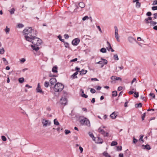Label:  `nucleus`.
Segmentation results:
<instances>
[{
	"label": "nucleus",
	"mask_w": 157,
	"mask_h": 157,
	"mask_svg": "<svg viewBox=\"0 0 157 157\" xmlns=\"http://www.w3.org/2000/svg\"><path fill=\"white\" fill-rule=\"evenodd\" d=\"M23 34L26 40L30 41L32 39L36 36V31L31 27H27L23 31Z\"/></svg>",
	"instance_id": "nucleus-1"
},
{
	"label": "nucleus",
	"mask_w": 157,
	"mask_h": 157,
	"mask_svg": "<svg viewBox=\"0 0 157 157\" xmlns=\"http://www.w3.org/2000/svg\"><path fill=\"white\" fill-rule=\"evenodd\" d=\"M79 121L80 123L82 125H86L89 126L90 123L89 120L83 116H80L79 118Z\"/></svg>",
	"instance_id": "nucleus-2"
},
{
	"label": "nucleus",
	"mask_w": 157,
	"mask_h": 157,
	"mask_svg": "<svg viewBox=\"0 0 157 157\" xmlns=\"http://www.w3.org/2000/svg\"><path fill=\"white\" fill-rule=\"evenodd\" d=\"M64 88V86L62 84L57 82L54 86V90L56 92L61 91Z\"/></svg>",
	"instance_id": "nucleus-3"
},
{
	"label": "nucleus",
	"mask_w": 157,
	"mask_h": 157,
	"mask_svg": "<svg viewBox=\"0 0 157 157\" xmlns=\"http://www.w3.org/2000/svg\"><path fill=\"white\" fill-rule=\"evenodd\" d=\"M29 41L31 42L35 45H40L42 43L41 40L36 36L32 38L30 41Z\"/></svg>",
	"instance_id": "nucleus-4"
},
{
	"label": "nucleus",
	"mask_w": 157,
	"mask_h": 157,
	"mask_svg": "<svg viewBox=\"0 0 157 157\" xmlns=\"http://www.w3.org/2000/svg\"><path fill=\"white\" fill-rule=\"evenodd\" d=\"M115 29V37L117 40V41L119 42L120 41V40L119 39L120 36L118 34V29L117 26L114 27Z\"/></svg>",
	"instance_id": "nucleus-5"
},
{
	"label": "nucleus",
	"mask_w": 157,
	"mask_h": 157,
	"mask_svg": "<svg viewBox=\"0 0 157 157\" xmlns=\"http://www.w3.org/2000/svg\"><path fill=\"white\" fill-rule=\"evenodd\" d=\"M98 132L99 133L102 134L104 136H108L109 135V133L105 132L102 128V127H100L98 129Z\"/></svg>",
	"instance_id": "nucleus-6"
},
{
	"label": "nucleus",
	"mask_w": 157,
	"mask_h": 157,
	"mask_svg": "<svg viewBox=\"0 0 157 157\" xmlns=\"http://www.w3.org/2000/svg\"><path fill=\"white\" fill-rule=\"evenodd\" d=\"M42 123L43 126H47L48 125H50L51 123V122L49 121L46 120L45 119H43L42 120Z\"/></svg>",
	"instance_id": "nucleus-7"
},
{
	"label": "nucleus",
	"mask_w": 157,
	"mask_h": 157,
	"mask_svg": "<svg viewBox=\"0 0 157 157\" xmlns=\"http://www.w3.org/2000/svg\"><path fill=\"white\" fill-rule=\"evenodd\" d=\"M67 100L65 97H62L60 99V102L62 105H65L67 103Z\"/></svg>",
	"instance_id": "nucleus-8"
},
{
	"label": "nucleus",
	"mask_w": 157,
	"mask_h": 157,
	"mask_svg": "<svg viewBox=\"0 0 157 157\" xmlns=\"http://www.w3.org/2000/svg\"><path fill=\"white\" fill-rule=\"evenodd\" d=\"M36 92L37 93H39L42 94H44V92L42 90L40 83H38L36 89Z\"/></svg>",
	"instance_id": "nucleus-9"
},
{
	"label": "nucleus",
	"mask_w": 157,
	"mask_h": 157,
	"mask_svg": "<svg viewBox=\"0 0 157 157\" xmlns=\"http://www.w3.org/2000/svg\"><path fill=\"white\" fill-rule=\"evenodd\" d=\"M107 61L106 59H104L103 60V61H99L97 63H96L97 64H99L101 65V67L102 68L104 65L105 64H106L107 63Z\"/></svg>",
	"instance_id": "nucleus-10"
},
{
	"label": "nucleus",
	"mask_w": 157,
	"mask_h": 157,
	"mask_svg": "<svg viewBox=\"0 0 157 157\" xmlns=\"http://www.w3.org/2000/svg\"><path fill=\"white\" fill-rule=\"evenodd\" d=\"M80 40L78 38H76L72 40V43L74 45H77L78 44Z\"/></svg>",
	"instance_id": "nucleus-11"
},
{
	"label": "nucleus",
	"mask_w": 157,
	"mask_h": 157,
	"mask_svg": "<svg viewBox=\"0 0 157 157\" xmlns=\"http://www.w3.org/2000/svg\"><path fill=\"white\" fill-rule=\"evenodd\" d=\"M57 80L56 78H52L49 81V83L52 85H54L55 84Z\"/></svg>",
	"instance_id": "nucleus-12"
},
{
	"label": "nucleus",
	"mask_w": 157,
	"mask_h": 157,
	"mask_svg": "<svg viewBox=\"0 0 157 157\" xmlns=\"http://www.w3.org/2000/svg\"><path fill=\"white\" fill-rule=\"evenodd\" d=\"M152 20V18L151 17H148L146 18L144 20V22L146 24L150 23L151 21Z\"/></svg>",
	"instance_id": "nucleus-13"
},
{
	"label": "nucleus",
	"mask_w": 157,
	"mask_h": 157,
	"mask_svg": "<svg viewBox=\"0 0 157 157\" xmlns=\"http://www.w3.org/2000/svg\"><path fill=\"white\" fill-rule=\"evenodd\" d=\"M128 40L130 43H132L134 41H135L137 43H138L137 40L136 39L132 37L129 36L128 38Z\"/></svg>",
	"instance_id": "nucleus-14"
},
{
	"label": "nucleus",
	"mask_w": 157,
	"mask_h": 157,
	"mask_svg": "<svg viewBox=\"0 0 157 157\" xmlns=\"http://www.w3.org/2000/svg\"><path fill=\"white\" fill-rule=\"evenodd\" d=\"M112 80L113 81L119 80L120 81H122V78H121L117 77L115 76H113L111 77Z\"/></svg>",
	"instance_id": "nucleus-15"
},
{
	"label": "nucleus",
	"mask_w": 157,
	"mask_h": 157,
	"mask_svg": "<svg viewBox=\"0 0 157 157\" xmlns=\"http://www.w3.org/2000/svg\"><path fill=\"white\" fill-rule=\"evenodd\" d=\"M107 43L108 46V47L107 48V49L108 51H109L111 49L112 52H114V50L112 48V47L111 45L110 44L108 41L107 42Z\"/></svg>",
	"instance_id": "nucleus-16"
},
{
	"label": "nucleus",
	"mask_w": 157,
	"mask_h": 157,
	"mask_svg": "<svg viewBox=\"0 0 157 157\" xmlns=\"http://www.w3.org/2000/svg\"><path fill=\"white\" fill-rule=\"evenodd\" d=\"M38 45H31L32 49L33 50H35L37 51L39 49V48L38 46Z\"/></svg>",
	"instance_id": "nucleus-17"
},
{
	"label": "nucleus",
	"mask_w": 157,
	"mask_h": 157,
	"mask_svg": "<svg viewBox=\"0 0 157 157\" xmlns=\"http://www.w3.org/2000/svg\"><path fill=\"white\" fill-rule=\"evenodd\" d=\"M57 69V67L56 66H55L53 67L52 71L53 73H57L58 72Z\"/></svg>",
	"instance_id": "nucleus-18"
},
{
	"label": "nucleus",
	"mask_w": 157,
	"mask_h": 157,
	"mask_svg": "<svg viewBox=\"0 0 157 157\" xmlns=\"http://www.w3.org/2000/svg\"><path fill=\"white\" fill-rule=\"evenodd\" d=\"M117 115L115 112H113L110 116V117L113 119H114L116 118Z\"/></svg>",
	"instance_id": "nucleus-19"
},
{
	"label": "nucleus",
	"mask_w": 157,
	"mask_h": 157,
	"mask_svg": "<svg viewBox=\"0 0 157 157\" xmlns=\"http://www.w3.org/2000/svg\"><path fill=\"white\" fill-rule=\"evenodd\" d=\"M97 141H97V143H102L103 142V140H102V139H101V138L99 137H98L97 138Z\"/></svg>",
	"instance_id": "nucleus-20"
},
{
	"label": "nucleus",
	"mask_w": 157,
	"mask_h": 157,
	"mask_svg": "<svg viewBox=\"0 0 157 157\" xmlns=\"http://www.w3.org/2000/svg\"><path fill=\"white\" fill-rule=\"evenodd\" d=\"M79 6L82 8H84L85 7V5L84 2H81L78 4Z\"/></svg>",
	"instance_id": "nucleus-21"
},
{
	"label": "nucleus",
	"mask_w": 157,
	"mask_h": 157,
	"mask_svg": "<svg viewBox=\"0 0 157 157\" xmlns=\"http://www.w3.org/2000/svg\"><path fill=\"white\" fill-rule=\"evenodd\" d=\"M142 147H144L143 148L144 149H146L147 150H149L151 149V147L148 144H147L145 145H143Z\"/></svg>",
	"instance_id": "nucleus-22"
},
{
	"label": "nucleus",
	"mask_w": 157,
	"mask_h": 157,
	"mask_svg": "<svg viewBox=\"0 0 157 157\" xmlns=\"http://www.w3.org/2000/svg\"><path fill=\"white\" fill-rule=\"evenodd\" d=\"M87 70H84L83 69L81 71H80L81 75H83L85 74L87 72Z\"/></svg>",
	"instance_id": "nucleus-23"
},
{
	"label": "nucleus",
	"mask_w": 157,
	"mask_h": 157,
	"mask_svg": "<svg viewBox=\"0 0 157 157\" xmlns=\"http://www.w3.org/2000/svg\"><path fill=\"white\" fill-rule=\"evenodd\" d=\"M81 90L82 91L81 94L82 96L85 98H87L88 97V96L84 94L83 90H82V89Z\"/></svg>",
	"instance_id": "nucleus-24"
},
{
	"label": "nucleus",
	"mask_w": 157,
	"mask_h": 157,
	"mask_svg": "<svg viewBox=\"0 0 157 157\" xmlns=\"http://www.w3.org/2000/svg\"><path fill=\"white\" fill-rule=\"evenodd\" d=\"M54 123L55 125H58L59 124V123L58 122L56 119H55L54 120Z\"/></svg>",
	"instance_id": "nucleus-25"
},
{
	"label": "nucleus",
	"mask_w": 157,
	"mask_h": 157,
	"mask_svg": "<svg viewBox=\"0 0 157 157\" xmlns=\"http://www.w3.org/2000/svg\"><path fill=\"white\" fill-rule=\"evenodd\" d=\"M100 51L103 53H105L106 52V50L105 48H103L100 49Z\"/></svg>",
	"instance_id": "nucleus-26"
},
{
	"label": "nucleus",
	"mask_w": 157,
	"mask_h": 157,
	"mask_svg": "<svg viewBox=\"0 0 157 157\" xmlns=\"http://www.w3.org/2000/svg\"><path fill=\"white\" fill-rule=\"evenodd\" d=\"M117 95V92L116 91H114L112 92V95L113 96L116 97Z\"/></svg>",
	"instance_id": "nucleus-27"
},
{
	"label": "nucleus",
	"mask_w": 157,
	"mask_h": 157,
	"mask_svg": "<svg viewBox=\"0 0 157 157\" xmlns=\"http://www.w3.org/2000/svg\"><path fill=\"white\" fill-rule=\"evenodd\" d=\"M5 30L6 34H8L10 32V29L7 26H6Z\"/></svg>",
	"instance_id": "nucleus-28"
},
{
	"label": "nucleus",
	"mask_w": 157,
	"mask_h": 157,
	"mask_svg": "<svg viewBox=\"0 0 157 157\" xmlns=\"http://www.w3.org/2000/svg\"><path fill=\"white\" fill-rule=\"evenodd\" d=\"M24 79L23 78H19L18 81L19 83H22L24 81Z\"/></svg>",
	"instance_id": "nucleus-29"
},
{
	"label": "nucleus",
	"mask_w": 157,
	"mask_h": 157,
	"mask_svg": "<svg viewBox=\"0 0 157 157\" xmlns=\"http://www.w3.org/2000/svg\"><path fill=\"white\" fill-rule=\"evenodd\" d=\"M2 59L4 62V63L5 65H7L8 64V62L7 61L6 59L5 58H3Z\"/></svg>",
	"instance_id": "nucleus-30"
},
{
	"label": "nucleus",
	"mask_w": 157,
	"mask_h": 157,
	"mask_svg": "<svg viewBox=\"0 0 157 157\" xmlns=\"http://www.w3.org/2000/svg\"><path fill=\"white\" fill-rule=\"evenodd\" d=\"M89 136H90V137H91V138H92L93 140H94V141L96 140H95L96 138L94 137V136L93 134V133H90Z\"/></svg>",
	"instance_id": "nucleus-31"
},
{
	"label": "nucleus",
	"mask_w": 157,
	"mask_h": 157,
	"mask_svg": "<svg viewBox=\"0 0 157 157\" xmlns=\"http://www.w3.org/2000/svg\"><path fill=\"white\" fill-rule=\"evenodd\" d=\"M117 144V143L115 141H113L112 142L111 145V146H114L116 145Z\"/></svg>",
	"instance_id": "nucleus-32"
},
{
	"label": "nucleus",
	"mask_w": 157,
	"mask_h": 157,
	"mask_svg": "<svg viewBox=\"0 0 157 157\" xmlns=\"http://www.w3.org/2000/svg\"><path fill=\"white\" fill-rule=\"evenodd\" d=\"M113 58L114 60H119V58L117 54H115L114 55Z\"/></svg>",
	"instance_id": "nucleus-33"
},
{
	"label": "nucleus",
	"mask_w": 157,
	"mask_h": 157,
	"mask_svg": "<svg viewBox=\"0 0 157 157\" xmlns=\"http://www.w3.org/2000/svg\"><path fill=\"white\" fill-rule=\"evenodd\" d=\"M136 7L138 8H139L140 7V3L139 2H136Z\"/></svg>",
	"instance_id": "nucleus-34"
},
{
	"label": "nucleus",
	"mask_w": 157,
	"mask_h": 157,
	"mask_svg": "<svg viewBox=\"0 0 157 157\" xmlns=\"http://www.w3.org/2000/svg\"><path fill=\"white\" fill-rule=\"evenodd\" d=\"M150 24L151 25L153 26L156 24L157 22L154 21H153L152 20Z\"/></svg>",
	"instance_id": "nucleus-35"
},
{
	"label": "nucleus",
	"mask_w": 157,
	"mask_h": 157,
	"mask_svg": "<svg viewBox=\"0 0 157 157\" xmlns=\"http://www.w3.org/2000/svg\"><path fill=\"white\" fill-rule=\"evenodd\" d=\"M5 50L3 48L0 49V54H3L4 53Z\"/></svg>",
	"instance_id": "nucleus-36"
},
{
	"label": "nucleus",
	"mask_w": 157,
	"mask_h": 157,
	"mask_svg": "<svg viewBox=\"0 0 157 157\" xmlns=\"http://www.w3.org/2000/svg\"><path fill=\"white\" fill-rule=\"evenodd\" d=\"M15 9L14 8H12L9 11L10 13L11 14H13L14 13Z\"/></svg>",
	"instance_id": "nucleus-37"
},
{
	"label": "nucleus",
	"mask_w": 157,
	"mask_h": 157,
	"mask_svg": "<svg viewBox=\"0 0 157 157\" xmlns=\"http://www.w3.org/2000/svg\"><path fill=\"white\" fill-rule=\"evenodd\" d=\"M58 37L59 39V40L60 41H62V42H64V40L63 39H62L61 36L60 35H59L58 36Z\"/></svg>",
	"instance_id": "nucleus-38"
},
{
	"label": "nucleus",
	"mask_w": 157,
	"mask_h": 157,
	"mask_svg": "<svg viewBox=\"0 0 157 157\" xmlns=\"http://www.w3.org/2000/svg\"><path fill=\"white\" fill-rule=\"evenodd\" d=\"M49 86V83L46 81L44 83V86L46 87H48Z\"/></svg>",
	"instance_id": "nucleus-39"
},
{
	"label": "nucleus",
	"mask_w": 157,
	"mask_h": 157,
	"mask_svg": "<svg viewBox=\"0 0 157 157\" xmlns=\"http://www.w3.org/2000/svg\"><path fill=\"white\" fill-rule=\"evenodd\" d=\"M142 106V104L141 103H140L138 104H136V107L138 108L139 107H141Z\"/></svg>",
	"instance_id": "nucleus-40"
},
{
	"label": "nucleus",
	"mask_w": 157,
	"mask_h": 157,
	"mask_svg": "<svg viewBox=\"0 0 157 157\" xmlns=\"http://www.w3.org/2000/svg\"><path fill=\"white\" fill-rule=\"evenodd\" d=\"M103 154L104 156H105V157L110 156V155L108 154V153L105 151L104 152Z\"/></svg>",
	"instance_id": "nucleus-41"
},
{
	"label": "nucleus",
	"mask_w": 157,
	"mask_h": 157,
	"mask_svg": "<svg viewBox=\"0 0 157 157\" xmlns=\"http://www.w3.org/2000/svg\"><path fill=\"white\" fill-rule=\"evenodd\" d=\"M65 133L66 135H67L70 133H71V131L70 130H67V129H65Z\"/></svg>",
	"instance_id": "nucleus-42"
},
{
	"label": "nucleus",
	"mask_w": 157,
	"mask_h": 157,
	"mask_svg": "<svg viewBox=\"0 0 157 157\" xmlns=\"http://www.w3.org/2000/svg\"><path fill=\"white\" fill-rule=\"evenodd\" d=\"M139 96V94L138 92H135L134 94V96L135 98H137Z\"/></svg>",
	"instance_id": "nucleus-43"
},
{
	"label": "nucleus",
	"mask_w": 157,
	"mask_h": 157,
	"mask_svg": "<svg viewBox=\"0 0 157 157\" xmlns=\"http://www.w3.org/2000/svg\"><path fill=\"white\" fill-rule=\"evenodd\" d=\"M71 78L72 79H74L77 78V76L74 73L71 76Z\"/></svg>",
	"instance_id": "nucleus-44"
},
{
	"label": "nucleus",
	"mask_w": 157,
	"mask_h": 157,
	"mask_svg": "<svg viewBox=\"0 0 157 157\" xmlns=\"http://www.w3.org/2000/svg\"><path fill=\"white\" fill-rule=\"evenodd\" d=\"M140 138L139 140V141H142V142H144V140L143 139V138L144 136V135H141L140 136Z\"/></svg>",
	"instance_id": "nucleus-45"
},
{
	"label": "nucleus",
	"mask_w": 157,
	"mask_h": 157,
	"mask_svg": "<svg viewBox=\"0 0 157 157\" xmlns=\"http://www.w3.org/2000/svg\"><path fill=\"white\" fill-rule=\"evenodd\" d=\"M2 139L3 141H5L6 140V137L4 136H1Z\"/></svg>",
	"instance_id": "nucleus-46"
},
{
	"label": "nucleus",
	"mask_w": 157,
	"mask_h": 157,
	"mask_svg": "<svg viewBox=\"0 0 157 157\" xmlns=\"http://www.w3.org/2000/svg\"><path fill=\"white\" fill-rule=\"evenodd\" d=\"M24 25L21 24H19L17 25V27L19 28H22L23 27Z\"/></svg>",
	"instance_id": "nucleus-47"
},
{
	"label": "nucleus",
	"mask_w": 157,
	"mask_h": 157,
	"mask_svg": "<svg viewBox=\"0 0 157 157\" xmlns=\"http://www.w3.org/2000/svg\"><path fill=\"white\" fill-rule=\"evenodd\" d=\"M25 58H22L20 60V61L21 63H23L25 62Z\"/></svg>",
	"instance_id": "nucleus-48"
},
{
	"label": "nucleus",
	"mask_w": 157,
	"mask_h": 157,
	"mask_svg": "<svg viewBox=\"0 0 157 157\" xmlns=\"http://www.w3.org/2000/svg\"><path fill=\"white\" fill-rule=\"evenodd\" d=\"M149 95L150 96L152 97L153 98H155V94L153 93H150L149 94Z\"/></svg>",
	"instance_id": "nucleus-49"
},
{
	"label": "nucleus",
	"mask_w": 157,
	"mask_h": 157,
	"mask_svg": "<svg viewBox=\"0 0 157 157\" xmlns=\"http://www.w3.org/2000/svg\"><path fill=\"white\" fill-rule=\"evenodd\" d=\"M152 10H157V6H153L152 7Z\"/></svg>",
	"instance_id": "nucleus-50"
},
{
	"label": "nucleus",
	"mask_w": 157,
	"mask_h": 157,
	"mask_svg": "<svg viewBox=\"0 0 157 157\" xmlns=\"http://www.w3.org/2000/svg\"><path fill=\"white\" fill-rule=\"evenodd\" d=\"M89 17L88 16H85V17H84L83 18H82V20L83 21H85V20H86V19H89Z\"/></svg>",
	"instance_id": "nucleus-51"
},
{
	"label": "nucleus",
	"mask_w": 157,
	"mask_h": 157,
	"mask_svg": "<svg viewBox=\"0 0 157 157\" xmlns=\"http://www.w3.org/2000/svg\"><path fill=\"white\" fill-rule=\"evenodd\" d=\"M156 5H157V0L153 1L152 4L153 6H155Z\"/></svg>",
	"instance_id": "nucleus-52"
},
{
	"label": "nucleus",
	"mask_w": 157,
	"mask_h": 157,
	"mask_svg": "<svg viewBox=\"0 0 157 157\" xmlns=\"http://www.w3.org/2000/svg\"><path fill=\"white\" fill-rule=\"evenodd\" d=\"M153 15L154 16L153 18L154 19H157V13L153 14Z\"/></svg>",
	"instance_id": "nucleus-53"
},
{
	"label": "nucleus",
	"mask_w": 157,
	"mask_h": 157,
	"mask_svg": "<svg viewBox=\"0 0 157 157\" xmlns=\"http://www.w3.org/2000/svg\"><path fill=\"white\" fill-rule=\"evenodd\" d=\"M65 47L66 48H69V45L68 43H65L64 44Z\"/></svg>",
	"instance_id": "nucleus-54"
},
{
	"label": "nucleus",
	"mask_w": 157,
	"mask_h": 157,
	"mask_svg": "<svg viewBox=\"0 0 157 157\" xmlns=\"http://www.w3.org/2000/svg\"><path fill=\"white\" fill-rule=\"evenodd\" d=\"M145 116H146V114H145V113H144L143 114H142V120L143 121L144 120V118L145 117Z\"/></svg>",
	"instance_id": "nucleus-55"
},
{
	"label": "nucleus",
	"mask_w": 157,
	"mask_h": 157,
	"mask_svg": "<svg viewBox=\"0 0 157 157\" xmlns=\"http://www.w3.org/2000/svg\"><path fill=\"white\" fill-rule=\"evenodd\" d=\"M95 89L91 88L90 89V92L92 93H94L95 92Z\"/></svg>",
	"instance_id": "nucleus-56"
},
{
	"label": "nucleus",
	"mask_w": 157,
	"mask_h": 157,
	"mask_svg": "<svg viewBox=\"0 0 157 157\" xmlns=\"http://www.w3.org/2000/svg\"><path fill=\"white\" fill-rule=\"evenodd\" d=\"M122 147L121 146H118L117 147V149L118 150L121 151L122 150Z\"/></svg>",
	"instance_id": "nucleus-57"
},
{
	"label": "nucleus",
	"mask_w": 157,
	"mask_h": 157,
	"mask_svg": "<svg viewBox=\"0 0 157 157\" xmlns=\"http://www.w3.org/2000/svg\"><path fill=\"white\" fill-rule=\"evenodd\" d=\"M64 36V38L66 39H67L69 37L68 35L67 34H65Z\"/></svg>",
	"instance_id": "nucleus-58"
},
{
	"label": "nucleus",
	"mask_w": 157,
	"mask_h": 157,
	"mask_svg": "<svg viewBox=\"0 0 157 157\" xmlns=\"http://www.w3.org/2000/svg\"><path fill=\"white\" fill-rule=\"evenodd\" d=\"M146 15L148 16H151V13L150 12H148L147 13Z\"/></svg>",
	"instance_id": "nucleus-59"
},
{
	"label": "nucleus",
	"mask_w": 157,
	"mask_h": 157,
	"mask_svg": "<svg viewBox=\"0 0 157 157\" xmlns=\"http://www.w3.org/2000/svg\"><path fill=\"white\" fill-rule=\"evenodd\" d=\"M138 141V140L135 139L134 137L133 138V143L134 144H136Z\"/></svg>",
	"instance_id": "nucleus-60"
},
{
	"label": "nucleus",
	"mask_w": 157,
	"mask_h": 157,
	"mask_svg": "<svg viewBox=\"0 0 157 157\" xmlns=\"http://www.w3.org/2000/svg\"><path fill=\"white\" fill-rule=\"evenodd\" d=\"M140 98L141 99H143V100L145 101H146V98H145L143 96H142V95L141 96Z\"/></svg>",
	"instance_id": "nucleus-61"
},
{
	"label": "nucleus",
	"mask_w": 157,
	"mask_h": 157,
	"mask_svg": "<svg viewBox=\"0 0 157 157\" xmlns=\"http://www.w3.org/2000/svg\"><path fill=\"white\" fill-rule=\"evenodd\" d=\"M78 59L77 58H75L71 60V62H75Z\"/></svg>",
	"instance_id": "nucleus-62"
},
{
	"label": "nucleus",
	"mask_w": 157,
	"mask_h": 157,
	"mask_svg": "<svg viewBox=\"0 0 157 157\" xmlns=\"http://www.w3.org/2000/svg\"><path fill=\"white\" fill-rule=\"evenodd\" d=\"M79 149L80 150V153H82L83 151V148L81 146H80L79 147Z\"/></svg>",
	"instance_id": "nucleus-63"
},
{
	"label": "nucleus",
	"mask_w": 157,
	"mask_h": 157,
	"mask_svg": "<svg viewBox=\"0 0 157 157\" xmlns=\"http://www.w3.org/2000/svg\"><path fill=\"white\" fill-rule=\"evenodd\" d=\"M97 28L98 29H99V31H100V32L101 33H102V31L101 30V28H100V26H97Z\"/></svg>",
	"instance_id": "nucleus-64"
}]
</instances>
